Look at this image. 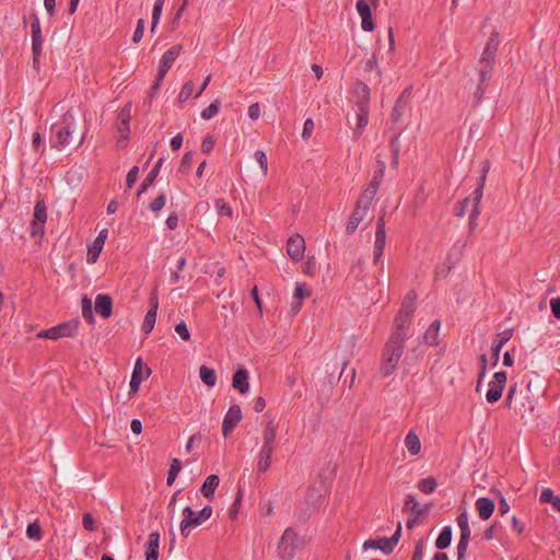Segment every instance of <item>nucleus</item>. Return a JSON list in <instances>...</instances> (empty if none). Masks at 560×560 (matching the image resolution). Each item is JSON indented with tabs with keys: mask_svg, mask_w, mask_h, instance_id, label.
<instances>
[{
	"mask_svg": "<svg viewBox=\"0 0 560 560\" xmlns=\"http://www.w3.org/2000/svg\"><path fill=\"white\" fill-rule=\"evenodd\" d=\"M88 131L86 119L75 115L71 108L62 115L59 121L51 126V148L58 150H62L68 145L79 148L84 142Z\"/></svg>",
	"mask_w": 560,
	"mask_h": 560,
	"instance_id": "1",
	"label": "nucleus"
},
{
	"mask_svg": "<svg viewBox=\"0 0 560 560\" xmlns=\"http://www.w3.org/2000/svg\"><path fill=\"white\" fill-rule=\"evenodd\" d=\"M407 335L408 332L394 328L386 341L380 364V373L383 377H388L395 372L404 352Z\"/></svg>",
	"mask_w": 560,
	"mask_h": 560,
	"instance_id": "2",
	"label": "nucleus"
},
{
	"mask_svg": "<svg viewBox=\"0 0 560 560\" xmlns=\"http://www.w3.org/2000/svg\"><path fill=\"white\" fill-rule=\"evenodd\" d=\"M352 92L357 98L355 107L358 118L354 137L359 138L362 135V130L369 124L371 90L364 82L357 80L353 83Z\"/></svg>",
	"mask_w": 560,
	"mask_h": 560,
	"instance_id": "3",
	"label": "nucleus"
},
{
	"mask_svg": "<svg viewBox=\"0 0 560 560\" xmlns=\"http://www.w3.org/2000/svg\"><path fill=\"white\" fill-rule=\"evenodd\" d=\"M416 300H417V293L413 290L409 291L406 294V296L401 303V307L395 317V322H394L395 329H398L400 331H406V332L409 331L412 315L416 311Z\"/></svg>",
	"mask_w": 560,
	"mask_h": 560,
	"instance_id": "4",
	"label": "nucleus"
},
{
	"mask_svg": "<svg viewBox=\"0 0 560 560\" xmlns=\"http://www.w3.org/2000/svg\"><path fill=\"white\" fill-rule=\"evenodd\" d=\"M212 506L206 505L199 512L194 511L190 506H186L183 510V520L180 522V534L184 537H188L190 534V527L199 526L203 521H207L212 515Z\"/></svg>",
	"mask_w": 560,
	"mask_h": 560,
	"instance_id": "5",
	"label": "nucleus"
},
{
	"mask_svg": "<svg viewBox=\"0 0 560 560\" xmlns=\"http://www.w3.org/2000/svg\"><path fill=\"white\" fill-rule=\"evenodd\" d=\"M374 198L361 192L346 225V233L352 235L366 217Z\"/></svg>",
	"mask_w": 560,
	"mask_h": 560,
	"instance_id": "6",
	"label": "nucleus"
},
{
	"mask_svg": "<svg viewBox=\"0 0 560 560\" xmlns=\"http://www.w3.org/2000/svg\"><path fill=\"white\" fill-rule=\"evenodd\" d=\"M300 548V538L292 527L285 528L278 542V555L283 560H291Z\"/></svg>",
	"mask_w": 560,
	"mask_h": 560,
	"instance_id": "7",
	"label": "nucleus"
},
{
	"mask_svg": "<svg viewBox=\"0 0 560 560\" xmlns=\"http://www.w3.org/2000/svg\"><path fill=\"white\" fill-rule=\"evenodd\" d=\"M489 167H490V163L489 161H486L485 162V166H483V171H482V175L480 176V184L478 185V187L474 190L472 192V196H474V205H472V209H471V212L469 214V222H468V230H469V233H472L477 226V219L480 214V201H481V198H482V194H483V186H485V182H486V176H487V173L489 171Z\"/></svg>",
	"mask_w": 560,
	"mask_h": 560,
	"instance_id": "8",
	"label": "nucleus"
},
{
	"mask_svg": "<svg viewBox=\"0 0 560 560\" xmlns=\"http://www.w3.org/2000/svg\"><path fill=\"white\" fill-rule=\"evenodd\" d=\"M385 212H383L376 220L375 226V242L373 250L374 264H377L383 256L386 245V230H385Z\"/></svg>",
	"mask_w": 560,
	"mask_h": 560,
	"instance_id": "9",
	"label": "nucleus"
},
{
	"mask_svg": "<svg viewBox=\"0 0 560 560\" xmlns=\"http://www.w3.org/2000/svg\"><path fill=\"white\" fill-rule=\"evenodd\" d=\"M508 376L505 371L494 373L493 381L489 383L490 388L486 394V399L490 404H494L502 397L503 389L506 385Z\"/></svg>",
	"mask_w": 560,
	"mask_h": 560,
	"instance_id": "10",
	"label": "nucleus"
},
{
	"mask_svg": "<svg viewBox=\"0 0 560 560\" xmlns=\"http://www.w3.org/2000/svg\"><path fill=\"white\" fill-rule=\"evenodd\" d=\"M493 70L491 67H479L478 68V81L472 93L474 95V105L477 106L483 98L486 90L489 86L490 79L492 77Z\"/></svg>",
	"mask_w": 560,
	"mask_h": 560,
	"instance_id": "11",
	"label": "nucleus"
},
{
	"mask_svg": "<svg viewBox=\"0 0 560 560\" xmlns=\"http://www.w3.org/2000/svg\"><path fill=\"white\" fill-rule=\"evenodd\" d=\"M498 32H493L487 44L483 48V51L481 54V57L479 59V67H491L493 70L494 61H495V55L499 48V39H498Z\"/></svg>",
	"mask_w": 560,
	"mask_h": 560,
	"instance_id": "12",
	"label": "nucleus"
},
{
	"mask_svg": "<svg viewBox=\"0 0 560 560\" xmlns=\"http://www.w3.org/2000/svg\"><path fill=\"white\" fill-rule=\"evenodd\" d=\"M411 86L406 88L395 102L392 110L390 120L394 125L398 124L409 106L411 96Z\"/></svg>",
	"mask_w": 560,
	"mask_h": 560,
	"instance_id": "13",
	"label": "nucleus"
},
{
	"mask_svg": "<svg viewBox=\"0 0 560 560\" xmlns=\"http://www.w3.org/2000/svg\"><path fill=\"white\" fill-rule=\"evenodd\" d=\"M183 50V46L180 44L174 45L171 48H168L163 55L160 60L158 72H160V78L165 77L168 70L171 69L174 61L177 59V57L180 55Z\"/></svg>",
	"mask_w": 560,
	"mask_h": 560,
	"instance_id": "14",
	"label": "nucleus"
},
{
	"mask_svg": "<svg viewBox=\"0 0 560 560\" xmlns=\"http://www.w3.org/2000/svg\"><path fill=\"white\" fill-rule=\"evenodd\" d=\"M305 241L300 234H295L288 240L287 253L293 261H300L304 257Z\"/></svg>",
	"mask_w": 560,
	"mask_h": 560,
	"instance_id": "15",
	"label": "nucleus"
},
{
	"mask_svg": "<svg viewBox=\"0 0 560 560\" xmlns=\"http://www.w3.org/2000/svg\"><path fill=\"white\" fill-rule=\"evenodd\" d=\"M242 419V411L238 405H233L229 408L224 416L222 423V433L228 436L238 424Z\"/></svg>",
	"mask_w": 560,
	"mask_h": 560,
	"instance_id": "16",
	"label": "nucleus"
},
{
	"mask_svg": "<svg viewBox=\"0 0 560 560\" xmlns=\"http://www.w3.org/2000/svg\"><path fill=\"white\" fill-rule=\"evenodd\" d=\"M385 168L386 164L383 160H377V170L374 172L373 177L371 182L368 184V186L364 188L362 194L370 195V197L375 198L380 186L382 184V180L385 175Z\"/></svg>",
	"mask_w": 560,
	"mask_h": 560,
	"instance_id": "17",
	"label": "nucleus"
},
{
	"mask_svg": "<svg viewBox=\"0 0 560 560\" xmlns=\"http://www.w3.org/2000/svg\"><path fill=\"white\" fill-rule=\"evenodd\" d=\"M355 7L361 18L362 30L365 32H372L375 28V23L372 18L370 4L365 0H358Z\"/></svg>",
	"mask_w": 560,
	"mask_h": 560,
	"instance_id": "18",
	"label": "nucleus"
},
{
	"mask_svg": "<svg viewBox=\"0 0 560 560\" xmlns=\"http://www.w3.org/2000/svg\"><path fill=\"white\" fill-rule=\"evenodd\" d=\"M108 231L107 229H103L96 238L94 240L93 244L89 246L88 255H86V261L89 264H95L100 257V254L104 247L105 241L107 238Z\"/></svg>",
	"mask_w": 560,
	"mask_h": 560,
	"instance_id": "19",
	"label": "nucleus"
},
{
	"mask_svg": "<svg viewBox=\"0 0 560 560\" xmlns=\"http://www.w3.org/2000/svg\"><path fill=\"white\" fill-rule=\"evenodd\" d=\"M513 330L508 329L500 334H497V338L492 342L491 347V365L495 366L499 362L500 351L502 347L512 338Z\"/></svg>",
	"mask_w": 560,
	"mask_h": 560,
	"instance_id": "20",
	"label": "nucleus"
},
{
	"mask_svg": "<svg viewBox=\"0 0 560 560\" xmlns=\"http://www.w3.org/2000/svg\"><path fill=\"white\" fill-rule=\"evenodd\" d=\"M150 374L151 370L145 366V375H143V363L141 358H138L131 374L129 394H136L139 390L140 384L142 383L144 377H149Z\"/></svg>",
	"mask_w": 560,
	"mask_h": 560,
	"instance_id": "21",
	"label": "nucleus"
},
{
	"mask_svg": "<svg viewBox=\"0 0 560 560\" xmlns=\"http://www.w3.org/2000/svg\"><path fill=\"white\" fill-rule=\"evenodd\" d=\"M95 312L103 318H108L113 312V300L108 294H97L94 303Z\"/></svg>",
	"mask_w": 560,
	"mask_h": 560,
	"instance_id": "22",
	"label": "nucleus"
},
{
	"mask_svg": "<svg viewBox=\"0 0 560 560\" xmlns=\"http://www.w3.org/2000/svg\"><path fill=\"white\" fill-rule=\"evenodd\" d=\"M78 328V323L67 322L50 327V339L57 340L61 337H72Z\"/></svg>",
	"mask_w": 560,
	"mask_h": 560,
	"instance_id": "23",
	"label": "nucleus"
},
{
	"mask_svg": "<svg viewBox=\"0 0 560 560\" xmlns=\"http://www.w3.org/2000/svg\"><path fill=\"white\" fill-rule=\"evenodd\" d=\"M430 506V504L421 506L412 494H408L405 499L402 511L411 515L416 514V517H420L429 513Z\"/></svg>",
	"mask_w": 560,
	"mask_h": 560,
	"instance_id": "24",
	"label": "nucleus"
},
{
	"mask_svg": "<svg viewBox=\"0 0 560 560\" xmlns=\"http://www.w3.org/2000/svg\"><path fill=\"white\" fill-rule=\"evenodd\" d=\"M476 509L478 511V515L482 521H487L491 517V515L494 512L495 504L494 501L482 497L477 499L476 501Z\"/></svg>",
	"mask_w": 560,
	"mask_h": 560,
	"instance_id": "25",
	"label": "nucleus"
},
{
	"mask_svg": "<svg viewBox=\"0 0 560 560\" xmlns=\"http://www.w3.org/2000/svg\"><path fill=\"white\" fill-rule=\"evenodd\" d=\"M131 119V104L127 103L118 113L116 127L120 133L129 132V122Z\"/></svg>",
	"mask_w": 560,
	"mask_h": 560,
	"instance_id": "26",
	"label": "nucleus"
},
{
	"mask_svg": "<svg viewBox=\"0 0 560 560\" xmlns=\"http://www.w3.org/2000/svg\"><path fill=\"white\" fill-rule=\"evenodd\" d=\"M232 386L237 389L241 394H245L249 388L248 372L241 368L235 371L232 378Z\"/></svg>",
	"mask_w": 560,
	"mask_h": 560,
	"instance_id": "27",
	"label": "nucleus"
},
{
	"mask_svg": "<svg viewBox=\"0 0 560 560\" xmlns=\"http://www.w3.org/2000/svg\"><path fill=\"white\" fill-rule=\"evenodd\" d=\"M273 450H275L273 446H267V445L261 446L259 454H258V460H257L258 472H266L269 469Z\"/></svg>",
	"mask_w": 560,
	"mask_h": 560,
	"instance_id": "28",
	"label": "nucleus"
},
{
	"mask_svg": "<svg viewBox=\"0 0 560 560\" xmlns=\"http://www.w3.org/2000/svg\"><path fill=\"white\" fill-rule=\"evenodd\" d=\"M159 541L160 534L158 532H153L149 535V539L145 545V560L159 559Z\"/></svg>",
	"mask_w": 560,
	"mask_h": 560,
	"instance_id": "29",
	"label": "nucleus"
},
{
	"mask_svg": "<svg viewBox=\"0 0 560 560\" xmlns=\"http://www.w3.org/2000/svg\"><path fill=\"white\" fill-rule=\"evenodd\" d=\"M163 162H164V159L160 158L159 161L156 162V164L153 166V168L150 171V173L143 179V182L141 183V185L137 191L138 197L140 195H142L144 191H147L148 188L154 183V180L156 179V177L160 173Z\"/></svg>",
	"mask_w": 560,
	"mask_h": 560,
	"instance_id": "30",
	"label": "nucleus"
},
{
	"mask_svg": "<svg viewBox=\"0 0 560 560\" xmlns=\"http://www.w3.org/2000/svg\"><path fill=\"white\" fill-rule=\"evenodd\" d=\"M219 483L220 478L217 475L208 476L200 488L201 494L209 500L213 499L214 491L219 487Z\"/></svg>",
	"mask_w": 560,
	"mask_h": 560,
	"instance_id": "31",
	"label": "nucleus"
},
{
	"mask_svg": "<svg viewBox=\"0 0 560 560\" xmlns=\"http://www.w3.org/2000/svg\"><path fill=\"white\" fill-rule=\"evenodd\" d=\"M277 430H278V423L275 421V419H270L266 423V427L264 429L262 445L275 447Z\"/></svg>",
	"mask_w": 560,
	"mask_h": 560,
	"instance_id": "32",
	"label": "nucleus"
},
{
	"mask_svg": "<svg viewBox=\"0 0 560 560\" xmlns=\"http://www.w3.org/2000/svg\"><path fill=\"white\" fill-rule=\"evenodd\" d=\"M405 446L411 455H418L421 450V442L418 434L410 430L405 438Z\"/></svg>",
	"mask_w": 560,
	"mask_h": 560,
	"instance_id": "33",
	"label": "nucleus"
},
{
	"mask_svg": "<svg viewBox=\"0 0 560 560\" xmlns=\"http://www.w3.org/2000/svg\"><path fill=\"white\" fill-rule=\"evenodd\" d=\"M441 327L440 320H433L427 331L424 332V341L430 346H435L439 343V330Z\"/></svg>",
	"mask_w": 560,
	"mask_h": 560,
	"instance_id": "34",
	"label": "nucleus"
},
{
	"mask_svg": "<svg viewBox=\"0 0 560 560\" xmlns=\"http://www.w3.org/2000/svg\"><path fill=\"white\" fill-rule=\"evenodd\" d=\"M541 503H550L557 512H560V495H556L549 488L542 490L539 497Z\"/></svg>",
	"mask_w": 560,
	"mask_h": 560,
	"instance_id": "35",
	"label": "nucleus"
},
{
	"mask_svg": "<svg viewBox=\"0 0 560 560\" xmlns=\"http://www.w3.org/2000/svg\"><path fill=\"white\" fill-rule=\"evenodd\" d=\"M199 376L201 381L208 386L213 387L217 384L215 371L207 365H201L199 369Z\"/></svg>",
	"mask_w": 560,
	"mask_h": 560,
	"instance_id": "36",
	"label": "nucleus"
},
{
	"mask_svg": "<svg viewBox=\"0 0 560 560\" xmlns=\"http://www.w3.org/2000/svg\"><path fill=\"white\" fill-rule=\"evenodd\" d=\"M451 541H452V528H451V526H445V527H443L438 539L435 540V547L439 550H444L451 545Z\"/></svg>",
	"mask_w": 560,
	"mask_h": 560,
	"instance_id": "37",
	"label": "nucleus"
},
{
	"mask_svg": "<svg viewBox=\"0 0 560 560\" xmlns=\"http://www.w3.org/2000/svg\"><path fill=\"white\" fill-rule=\"evenodd\" d=\"M400 537H401V523H398L397 528H396L395 533L393 534V536L389 538L384 537L382 539V541L385 542V548L387 549V550H385V555H389L393 552V550L396 547V545L398 544Z\"/></svg>",
	"mask_w": 560,
	"mask_h": 560,
	"instance_id": "38",
	"label": "nucleus"
},
{
	"mask_svg": "<svg viewBox=\"0 0 560 560\" xmlns=\"http://www.w3.org/2000/svg\"><path fill=\"white\" fill-rule=\"evenodd\" d=\"M400 133H396L390 139V150H392V166L397 168L399 163V152H400V143H399Z\"/></svg>",
	"mask_w": 560,
	"mask_h": 560,
	"instance_id": "39",
	"label": "nucleus"
},
{
	"mask_svg": "<svg viewBox=\"0 0 560 560\" xmlns=\"http://www.w3.org/2000/svg\"><path fill=\"white\" fill-rule=\"evenodd\" d=\"M82 316L88 324H94L92 301L86 295L82 299Z\"/></svg>",
	"mask_w": 560,
	"mask_h": 560,
	"instance_id": "40",
	"label": "nucleus"
},
{
	"mask_svg": "<svg viewBox=\"0 0 560 560\" xmlns=\"http://www.w3.org/2000/svg\"><path fill=\"white\" fill-rule=\"evenodd\" d=\"M436 487L438 482L434 477L423 478L418 482V489L425 494L433 493Z\"/></svg>",
	"mask_w": 560,
	"mask_h": 560,
	"instance_id": "41",
	"label": "nucleus"
},
{
	"mask_svg": "<svg viewBox=\"0 0 560 560\" xmlns=\"http://www.w3.org/2000/svg\"><path fill=\"white\" fill-rule=\"evenodd\" d=\"M164 2H165V0H155V2H154L153 12H152V23H151V30H150L151 33L155 32V28L160 22Z\"/></svg>",
	"mask_w": 560,
	"mask_h": 560,
	"instance_id": "42",
	"label": "nucleus"
},
{
	"mask_svg": "<svg viewBox=\"0 0 560 560\" xmlns=\"http://www.w3.org/2000/svg\"><path fill=\"white\" fill-rule=\"evenodd\" d=\"M182 469V463L178 458H174L171 462L170 469L167 472L166 483L172 486Z\"/></svg>",
	"mask_w": 560,
	"mask_h": 560,
	"instance_id": "43",
	"label": "nucleus"
},
{
	"mask_svg": "<svg viewBox=\"0 0 560 560\" xmlns=\"http://www.w3.org/2000/svg\"><path fill=\"white\" fill-rule=\"evenodd\" d=\"M35 221L39 222V223H46V220H47V209H46V205L43 200H38L36 203H35V208H34V219Z\"/></svg>",
	"mask_w": 560,
	"mask_h": 560,
	"instance_id": "44",
	"label": "nucleus"
},
{
	"mask_svg": "<svg viewBox=\"0 0 560 560\" xmlns=\"http://www.w3.org/2000/svg\"><path fill=\"white\" fill-rule=\"evenodd\" d=\"M457 523L460 528V537H470L471 530L468 522V515L466 512H463L458 515Z\"/></svg>",
	"mask_w": 560,
	"mask_h": 560,
	"instance_id": "45",
	"label": "nucleus"
},
{
	"mask_svg": "<svg viewBox=\"0 0 560 560\" xmlns=\"http://www.w3.org/2000/svg\"><path fill=\"white\" fill-rule=\"evenodd\" d=\"M26 536H27V538L33 539V540H37V541L42 539L43 530H42V527H40V525L38 524L37 521L33 522V523H30L27 525Z\"/></svg>",
	"mask_w": 560,
	"mask_h": 560,
	"instance_id": "46",
	"label": "nucleus"
},
{
	"mask_svg": "<svg viewBox=\"0 0 560 560\" xmlns=\"http://www.w3.org/2000/svg\"><path fill=\"white\" fill-rule=\"evenodd\" d=\"M155 320H156V313H153V311H148L144 316L142 327H141L142 331L145 335H148L152 331V329L154 328V325H155Z\"/></svg>",
	"mask_w": 560,
	"mask_h": 560,
	"instance_id": "47",
	"label": "nucleus"
},
{
	"mask_svg": "<svg viewBox=\"0 0 560 560\" xmlns=\"http://www.w3.org/2000/svg\"><path fill=\"white\" fill-rule=\"evenodd\" d=\"M194 90H195L194 82L192 81H187L183 85V88H182V90H180V92L178 94V102L179 103L186 102L192 95Z\"/></svg>",
	"mask_w": 560,
	"mask_h": 560,
	"instance_id": "48",
	"label": "nucleus"
},
{
	"mask_svg": "<svg viewBox=\"0 0 560 560\" xmlns=\"http://www.w3.org/2000/svg\"><path fill=\"white\" fill-rule=\"evenodd\" d=\"M219 105H220V102L218 100L212 102L208 107H206L201 112V117L205 120H209V119L213 118L214 116H217V114L219 113Z\"/></svg>",
	"mask_w": 560,
	"mask_h": 560,
	"instance_id": "49",
	"label": "nucleus"
},
{
	"mask_svg": "<svg viewBox=\"0 0 560 560\" xmlns=\"http://www.w3.org/2000/svg\"><path fill=\"white\" fill-rule=\"evenodd\" d=\"M384 537H378L377 539H368L363 542V549L364 550H368V549H380L381 551H383L385 553V550H387L385 548V542L382 541Z\"/></svg>",
	"mask_w": 560,
	"mask_h": 560,
	"instance_id": "50",
	"label": "nucleus"
},
{
	"mask_svg": "<svg viewBox=\"0 0 560 560\" xmlns=\"http://www.w3.org/2000/svg\"><path fill=\"white\" fill-rule=\"evenodd\" d=\"M194 154L192 152H186L180 161L178 171L183 174H187L190 171L192 164Z\"/></svg>",
	"mask_w": 560,
	"mask_h": 560,
	"instance_id": "51",
	"label": "nucleus"
},
{
	"mask_svg": "<svg viewBox=\"0 0 560 560\" xmlns=\"http://www.w3.org/2000/svg\"><path fill=\"white\" fill-rule=\"evenodd\" d=\"M165 202H166V196H165V194L162 192L150 202L149 209L152 212H158L165 206Z\"/></svg>",
	"mask_w": 560,
	"mask_h": 560,
	"instance_id": "52",
	"label": "nucleus"
},
{
	"mask_svg": "<svg viewBox=\"0 0 560 560\" xmlns=\"http://www.w3.org/2000/svg\"><path fill=\"white\" fill-rule=\"evenodd\" d=\"M215 208L220 215L232 217V209L222 198L215 200Z\"/></svg>",
	"mask_w": 560,
	"mask_h": 560,
	"instance_id": "53",
	"label": "nucleus"
},
{
	"mask_svg": "<svg viewBox=\"0 0 560 560\" xmlns=\"http://www.w3.org/2000/svg\"><path fill=\"white\" fill-rule=\"evenodd\" d=\"M175 331L178 334V336L184 341H189L190 340V334H189L188 327H187V325H186V323L184 320H182L178 324H176Z\"/></svg>",
	"mask_w": 560,
	"mask_h": 560,
	"instance_id": "54",
	"label": "nucleus"
},
{
	"mask_svg": "<svg viewBox=\"0 0 560 560\" xmlns=\"http://www.w3.org/2000/svg\"><path fill=\"white\" fill-rule=\"evenodd\" d=\"M255 159L258 162V164L262 171V174L266 175L268 172V161H267L266 153L264 151L257 150L255 152Z\"/></svg>",
	"mask_w": 560,
	"mask_h": 560,
	"instance_id": "55",
	"label": "nucleus"
},
{
	"mask_svg": "<svg viewBox=\"0 0 560 560\" xmlns=\"http://www.w3.org/2000/svg\"><path fill=\"white\" fill-rule=\"evenodd\" d=\"M138 173H139V167L136 165L132 166L131 170L128 172V174L126 176V186L128 189L132 188V186L137 182Z\"/></svg>",
	"mask_w": 560,
	"mask_h": 560,
	"instance_id": "56",
	"label": "nucleus"
},
{
	"mask_svg": "<svg viewBox=\"0 0 560 560\" xmlns=\"http://www.w3.org/2000/svg\"><path fill=\"white\" fill-rule=\"evenodd\" d=\"M143 33H144V20L139 19L137 22V26H136L133 36H132V42L138 44L142 39Z\"/></svg>",
	"mask_w": 560,
	"mask_h": 560,
	"instance_id": "57",
	"label": "nucleus"
},
{
	"mask_svg": "<svg viewBox=\"0 0 560 560\" xmlns=\"http://www.w3.org/2000/svg\"><path fill=\"white\" fill-rule=\"evenodd\" d=\"M214 145H215V139L213 138V136H207L201 143L202 153H205V154L211 153Z\"/></svg>",
	"mask_w": 560,
	"mask_h": 560,
	"instance_id": "58",
	"label": "nucleus"
},
{
	"mask_svg": "<svg viewBox=\"0 0 560 560\" xmlns=\"http://www.w3.org/2000/svg\"><path fill=\"white\" fill-rule=\"evenodd\" d=\"M316 271V260L314 257H307L303 265V272L307 276H314Z\"/></svg>",
	"mask_w": 560,
	"mask_h": 560,
	"instance_id": "59",
	"label": "nucleus"
},
{
	"mask_svg": "<svg viewBox=\"0 0 560 560\" xmlns=\"http://www.w3.org/2000/svg\"><path fill=\"white\" fill-rule=\"evenodd\" d=\"M469 201H470L469 198H465V199L456 202V205L454 207V214L456 217H463L467 210Z\"/></svg>",
	"mask_w": 560,
	"mask_h": 560,
	"instance_id": "60",
	"label": "nucleus"
},
{
	"mask_svg": "<svg viewBox=\"0 0 560 560\" xmlns=\"http://www.w3.org/2000/svg\"><path fill=\"white\" fill-rule=\"evenodd\" d=\"M84 529L89 532L95 530V522L91 513H84L82 518Z\"/></svg>",
	"mask_w": 560,
	"mask_h": 560,
	"instance_id": "61",
	"label": "nucleus"
},
{
	"mask_svg": "<svg viewBox=\"0 0 560 560\" xmlns=\"http://www.w3.org/2000/svg\"><path fill=\"white\" fill-rule=\"evenodd\" d=\"M423 557V539L420 538L415 546L411 560H422Z\"/></svg>",
	"mask_w": 560,
	"mask_h": 560,
	"instance_id": "62",
	"label": "nucleus"
},
{
	"mask_svg": "<svg viewBox=\"0 0 560 560\" xmlns=\"http://www.w3.org/2000/svg\"><path fill=\"white\" fill-rule=\"evenodd\" d=\"M313 131H314V121H313V119L307 118L304 121L302 137L304 139H308L312 136Z\"/></svg>",
	"mask_w": 560,
	"mask_h": 560,
	"instance_id": "63",
	"label": "nucleus"
},
{
	"mask_svg": "<svg viewBox=\"0 0 560 560\" xmlns=\"http://www.w3.org/2000/svg\"><path fill=\"white\" fill-rule=\"evenodd\" d=\"M550 307H551L552 315L557 319H560V296L551 299Z\"/></svg>",
	"mask_w": 560,
	"mask_h": 560,
	"instance_id": "64",
	"label": "nucleus"
}]
</instances>
